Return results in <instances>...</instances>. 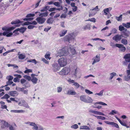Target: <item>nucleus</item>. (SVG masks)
<instances>
[{"mask_svg": "<svg viewBox=\"0 0 130 130\" xmlns=\"http://www.w3.org/2000/svg\"><path fill=\"white\" fill-rule=\"evenodd\" d=\"M15 28L14 27H5L2 28V29L3 30H5L3 33V35L4 36H6L7 37H10L12 36L13 34L12 32H10L11 31L13 30Z\"/></svg>", "mask_w": 130, "mask_h": 130, "instance_id": "obj_1", "label": "nucleus"}, {"mask_svg": "<svg viewBox=\"0 0 130 130\" xmlns=\"http://www.w3.org/2000/svg\"><path fill=\"white\" fill-rule=\"evenodd\" d=\"M67 59L66 58L63 57L59 59L58 61L60 66L63 67L66 66L67 64Z\"/></svg>", "mask_w": 130, "mask_h": 130, "instance_id": "obj_2", "label": "nucleus"}, {"mask_svg": "<svg viewBox=\"0 0 130 130\" xmlns=\"http://www.w3.org/2000/svg\"><path fill=\"white\" fill-rule=\"evenodd\" d=\"M70 71V68L68 67H66L63 68L62 70L59 72V74L64 76L67 75L69 73Z\"/></svg>", "mask_w": 130, "mask_h": 130, "instance_id": "obj_3", "label": "nucleus"}, {"mask_svg": "<svg viewBox=\"0 0 130 130\" xmlns=\"http://www.w3.org/2000/svg\"><path fill=\"white\" fill-rule=\"evenodd\" d=\"M74 37L73 33H71L68 35H66L64 38V40L65 41H68L69 42V41L72 39H74Z\"/></svg>", "mask_w": 130, "mask_h": 130, "instance_id": "obj_4", "label": "nucleus"}, {"mask_svg": "<svg viewBox=\"0 0 130 130\" xmlns=\"http://www.w3.org/2000/svg\"><path fill=\"white\" fill-rule=\"evenodd\" d=\"M36 21L39 24H42L44 23L46 20L45 18L42 17H39L36 19Z\"/></svg>", "mask_w": 130, "mask_h": 130, "instance_id": "obj_5", "label": "nucleus"}, {"mask_svg": "<svg viewBox=\"0 0 130 130\" xmlns=\"http://www.w3.org/2000/svg\"><path fill=\"white\" fill-rule=\"evenodd\" d=\"M122 37V35H116L112 37V39L116 42H117L121 39Z\"/></svg>", "mask_w": 130, "mask_h": 130, "instance_id": "obj_6", "label": "nucleus"}, {"mask_svg": "<svg viewBox=\"0 0 130 130\" xmlns=\"http://www.w3.org/2000/svg\"><path fill=\"white\" fill-rule=\"evenodd\" d=\"M115 46L120 48L119 50L121 52H124L126 50V48L125 47L123 46V45L122 44H115Z\"/></svg>", "mask_w": 130, "mask_h": 130, "instance_id": "obj_7", "label": "nucleus"}, {"mask_svg": "<svg viewBox=\"0 0 130 130\" xmlns=\"http://www.w3.org/2000/svg\"><path fill=\"white\" fill-rule=\"evenodd\" d=\"M92 60H93L92 64H94L96 63L99 62L100 60V57L99 56L96 55L95 57H94L92 59Z\"/></svg>", "mask_w": 130, "mask_h": 130, "instance_id": "obj_8", "label": "nucleus"}, {"mask_svg": "<svg viewBox=\"0 0 130 130\" xmlns=\"http://www.w3.org/2000/svg\"><path fill=\"white\" fill-rule=\"evenodd\" d=\"M35 74H32L31 75L32 78L31 81L33 84H37L38 80V79L35 77Z\"/></svg>", "mask_w": 130, "mask_h": 130, "instance_id": "obj_9", "label": "nucleus"}, {"mask_svg": "<svg viewBox=\"0 0 130 130\" xmlns=\"http://www.w3.org/2000/svg\"><path fill=\"white\" fill-rule=\"evenodd\" d=\"M104 122L108 124L112 125L113 126L117 128H119V127L117 123L113 122L105 121H104Z\"/></svg>", "mask_w": 130, "mask_h": 130, "instance_id": "obj_10", "label": "nucleus"}, {"mask_svg": "<svg viewBox=\"0 0 130 130\" xmlns=\"http://www.w3.org/2000/svg\"><path fill=\"white\" fill-rule=\"evenodd\" d=\"M66 53V51L65 50L64 48H62L58 52V55L60 57L62 56L65 55Z\"/></svg>", "mask_w": 130, "mask_h": 130, "instance_id": "obj_11", "label": "nucleus"}, {"mask_svg": "<svg viewBox=\"0 0 130 130\" xmlns=\"http://www.w3.org/2000/svg\"><path fill=\"white\" fill-rule=\"evenodd\" d=\"M52 66L53 67V69L54 71H56L59 70L60 68L58 66L57 63H54L53 64Z\"/></svg>", "mask_w": 130, "mask_h": 130, "instance_id": "obj_12", "label": "nucleus"}, {"mask_svg": "<svg viewBox=\"0 0 130 130\" xmlns=\"http://www.w3.org/2000/svg\"><path fill=\"white\" fill-rule=\"evenodd\" d=\"M123 58L125 59L126 61L128 62H130V54H126L124 57Z\"/></svg>", "mask_w": 130, "mask_h": 130, "instance_id": "obj_13", "label": "nucleus"}, {"mask_svg": "<svg viewBox=\"0 0 130 130\" xmlns=\"http://www.w3.org/2000/svg\"><path fill=\"white\" fill-rule=\"evenodd\" d=\"M26 28L22 27L20 29L19 28H18L15 30H14L13 32V33H14L16 31H19L23 33L26 30Z\"/></svg>", "mask_w": 130, "mask_h": 130, "instance_id": "obj_14", "label": "nucleus"}, {"mask_svg": "<svg viewBox=\"0 0 130 130\" xmlns=\"http://www.w3.org/2000/svg\"><path fill=\"white\" fill-rule=\"evenodd\" d=\"M112 9V8L110 7L108 8H106L104 9L102 11L103 12L104 14L105 15H107L109 12V10H111Z\"/></svg>", "mask_w": 130, "mask_h": 130, "instance_id": "obj_15", "label": "nucleus"}, {"mask_svg": "<svg viewBox=\"0 0 130 130\" xmlns=\"http://www.w3.org/2000/svg\"><path fill=\"white\" fill-rule=\"evenodd\" d=\"M9 94L11 96L14 97L17 96L18 93L16 91H12L10 92Z\"/></svg>", "mask_w": 130, "mask_h": 130, "instance_id": "obj_16", "label": "nucleus"}, {"mask_svg": "<svg viewBox=\"0 0 130 130\" xmlns=\"http://www.w3.org/2000/svg\"><path fill=\"white\" fill-rule=\"evenodd\" d=\"M1 122L2 124H4V126H2V127L3 128H4L5 127H8L9 125L8 122H6L5 121L3 120H2Z\"/></svg>", "mask_w": 130, "mask_h": 130, "instance_id": "obj_17", "label": "nucleus"}, {"mask_svg": "<svg viewBox=\"0 0 130 130\" xmlns=\"http://www.w3.org/2000/svg\"><path fill=\"white\" fill-rule=\"evenodd\" d=\"M76 94V92L74 90H68L67 93V94L72 95H74Z\"/></svg>", "mask_w": 130, "mask_h": 130, "instance_id": "obj_18", "label": "nucleus"}, {"mask_svg": "<svg viewBox=\"0 0 130 130\" xmlns=\"http://www.w3.org/2000/svg\"><path fill=\"white\" fill-rule=\"evenodd\" d=\"M67 30H62L59 33V35L60 37L64 36L67 33Z\"/></svg>", "mask_w": 130, "mask_h": 130, "instance_id": "obj_19", "label": "nucleus"}, {"mask_svg": "<svg viewBox=\"0 0 130 130\" xmlns=\"http://www.w3.org/2000/svg\"><path fill=\"white\" fill-rule=\"evenodd\" d=\"M48 13L47 12H46L44 13L39 12L38 15L40 17H46L48 15Z\"/></svg>", "mask_w": 130, "mask_h": 130, "instance_id": "obj_20", "label": "nucleus"}, {"mask_svg": "<svg viewBox=\"0 0 130 130\" xmlns=\"http://www.w3.org/2000/svg\"><path fill=\"white\" fill-rule=\"evenodd\" d=\"M86 96L85 95H82L80 97V99L82 101L86 103Z\"/></svg>", "mask_w": 130, "mask_h": 130, "instance_id": "obj_21", "label": "nucleus"}, {"mask_svg": "<svg viewBox=\"0 0 130 130\" xmlns=\"http://www.w3.org/2000/svg\"><path fill=\"white\" fill-rule=\"evenodd\" d=\"M94 105H93L94 106H97L96 105L97 104H101L103 105L107 106V104L102 102H96L94 103Z\"/></svg>", "mask_w": 130, "mask_h": 130, "instance_id": "obj_22", "label": "nucleus"}, {"mask_svg": "<svg viewBox=\"0 0 130 130\" xmlns=\"http://www.w3.org/2000/svg\"><path fill=\"white\" fill-rule=\"evenodd\" d=\"M116 73L115 72H112L110 74V77L109 78V80H111L113 78V77L116 76Z\"/></svg>", "mask_w": 130, "mask_h": 130, "instance_id": "obj_23", "label": "nucleus"}, {"mask_svg": "<svg viewBox=\"0 0 130 130\" xmlns=\"http://www.w3.org/2000/svg\"><path fill=\"white\" fill-rule=\"evenodd\" d=\"M93 100L90 97H88L86 100V103H92Z\"/></svg>", "mask_w": 130, "mask_h": 130, "instance_id": "obj_24", "label": "nucleus"}, {"mask_svg": "<svg viewBox=\"0 0 130 130\" xmlns=\"http://www.w3.org/2000/svg\"><path fill=\"white\" fill-rule=\"evenodd\" d=\"M32 124V125L31 126H33L32 129L33 130H38V127L36 124L34 122H33Z\"/></svg>", "mask_w": 130, "mask_h": 130, "instance_id": "obj_25", "label": "nucleus"}, {"mask_svg": "<svg viewBox=\"0 0 130 130\" xmlns=\"http://www.w3.org/2000/svg\"><path fill=\"white\" fill-rule=\"evenodd\" d=\"M80 129L89 130L90 128L86 125H83L80 127Z\"/></svg>", "mask_w": 130, "mask_h": 130, "instance_id": "obj_26", "label": "nucleus"}, {"mask_svg": "<svg viewBox=\"0 0 130 130\" xmlns=\"http://www.w3.org/2000/svg\"><path fill=\"white\" fill-rule=\"evenodd\" d=\"M122 25H120L119 27V30L120 31H122L123 30H125V31H126L127 29L126 28H125Z\"/></svg>", "mask_w": 130, "mask_h": 130, "instance_id": "obj_27", "label": "nucleus"}, {"mask_svg": "<svg viewBox=\"0 0 130 130\" xmlns=\"http://www.w3.org/2000/svg\"><path fill=\"white\" fill-rule=\"evenodd\" d=\"M90 25L89 24H88L84 26L83 28L84 29V30H85L87 29H90Z\"/></svg>", "mask_w": 130, "mask_h": 130, "instance_id": "obj_28", "label": "nucleus"}, {"mask_svg": "<svg viewBox=\"0 0 130 130\" xmlns=\"http://www.w3.org/2000/svg\"><path fill=\"white\" fill-rule=\"evenodd\" d=\"M93 116H94L97 119H101L102 120H104L106 119V118L104 117L101 116H96L94 115H93Z\"/></svg>", "mask_w": 130, "mask_h": 130, "instance_id": "obj_29", "label": "nucleus"}, {"mask_svg": "<svg viewBox=\"0 0 130 130\" xmlns=\"http://www.w3.org/2000/svg\"><path fill=\"white\" fill-rule=\"evenodd\" d=\"M118 111L115 110H112L109 113V115H114L115 114H118Z\"/></svg>", "mask_w": 130, "mask_h": 130, "instance_id": "obj_30", "label": "nucleus"}, {"mask_svg": "<svg viewBox=\"0 0 130 130\" xmlns=\"http://www.w3.org/2000/svg\"><path fill=\"white\" fill-rule=\"evenodd\" d=\"M25 102L26 101L24 100H22L19 103L18 105L20 106H23Z\"/></svg>", "mask_w": 130, "mask_h": 130, "instance_id": "obj_31", "label": "nucleus"}, {"mask_svg": "<svg viewBox=\"0 0 130 130\" xmlns=\"http://www.w3.org/2000/svg\"><path fill=\"white\" fill-rule=\"evenodd\" d=\"M21 21L19 20H17L15 21H12L11 23L12 24H17L20 23Z\"/></svg>", "mask_w": 130, "mask_h": 130, "instance_id": "obj_32", "label": "nucleus"}, {"mask_svg": "<svg viewBox=\"0 0 130 130\" xmlns=\"http://www.w3.org/2000/svg\"><path fill=\"white\" fill-rule=\"evenodd\" d=\"M26 70L24 71V73H32V70L30 69H28L26 67Z\"/></svg>", "mask_w": 130, "mask_h": 130, "instance_id": "obj_33", "label": "nucleus"}, {"mask_svg": "<svg viewBox=\"0 0 130 130\" xmlns=\"http://www.w3.org/2000/svg\"><path fill=\"white\" fill-rule=\"evenodd\" d=\"M121 43L124 45H126L127 44V40L125 39H122L121 41Z\"/></svg>", "mask_w": 130, "mask_h": 130, "instance_id": "obj_34", "label": "nucleus"}, {"mask_svg": "<svg viewBox=\"0 0 130 130\" xmlns=\"http://www.w3.org/2000/svg\"><path fill=\"white\" fill-rule=\"evenodd\" d=\"M123 26L127 28H130V26H129V23H123L122 24Z\"/></svg>", "mask_w": 130, "mask_h": 130, "instance_id": "obj_35", "label": "nucleus"}, {"mask_svg": "<svg viewBox=\"0 0 130 130\" xmlns=\"http://www.w3.org/2000/svg\"><path fill=\"white\" fill-rule=\"evenodd\" d=\"M104 91V90H101L99 93H96L95 94V95H98L99 96H102L103 95V93Z\"/></svg>", "mask_w": 130, "mask_h": 130, "instance_id": "obj_36", "label": "nucleus"}, {"mask_svg": "<svg viewBox=\"0 0 130 130\" xmlns=\"http://www.w3.org/2000/svg\"><path fill=\"white\" fill-rule=\"evenodd\" d=\"M53 19L51 18L48 19L47 21V23L48 24H52L53 23Z\"/></svg>", "mask_w": 130, "mask_h": 130, "instance_id": "obj_37", "label": "nucleus"}, {"mask_svg": "<svg viewBox=\"0 0 130 130\" xmlns=\"http://www.w3.org/2000/svg\"><path fill=\"white\" fill-rule=\"evenodd\" d=\"M23 77L25 78L29 81L30 80L31 78L30 76L27 75L24 76Z\"/></svg>", "mask_w": 130, "mask_h": 130, "instance_id": "obj_38", "label": "nucleus"}, {"mask_svg": "<svg viewBox=\"0 0 130 130\" xmlns=\"http://www.w3.org/2000/svg\"><path fill=\"white\" fill-rule=\"evenodd\" d=\"M27 61V62H32L34 63L35 64H36L37 63V61L35 59L28 60Z\"/></svg>", "mask_w": 130, "mask_h": 130, "instance_id": "obj_39", "label": "nucleus"}, {"mask_svg": "<svg viewBox=\"0 0 130 130\" xmlns=\"http://www.w3.org/2000/svg\"><path fill=\"white\" fill-rule=\"evenodd\" d=\"M7 66L8 67H14L16 68L17 69H18V66L14 64H7Z\"/></svg>", "mask_w": 130, "mask_h": 130, "instance_id": "obj_40", "label": "nucleus"}, {"mask_svg": "<svg viewBox=\"0 0 130 130\" xmlns=\"http://www.w3.org/2000/svg\"><path fill=\"white\" fill-rule=\"evenodd\" d=\"M122 15H120L119 17H116V19L118 21L121 20L122 19Z\"/></svg>", "mask_w": 130, "mask_h": 130, "instance_id": "obj_41", "label": "nucleus"}, {"mask_svg": "<svg viewBox=\"0 0 130 130\" xmlns=\"http://www.w3.org/2000/svg\"><path fill=\"white\" fill-rule=\"evenodd\" d=\"M25 56L22 54H20L19 56V58L21 59H23L25 58Z\"/></svg>", "mask_w": 130, "mask_h": 130, "instance_id": "obj_42", "label": "nucleus"}, {"mask_svg": "<svg viewBox=\"0 0 130 130\" xmlns=\"http://www.w3.org/2000/svg\"><path fill=\"white\" fill-rule=\"evenodd\" d=\"M73 85L75 86V88L76 89H77L79 87L80 85L77 83L75 82V83L73 84Z\"/></svg>", "mask_w": 130, "mask_h": 130, "instance_id": "obj_43", "label": "nucleus"}, {"mask_svg": "<svg viewBox=\"0 0 130 130\" xmlns=\"http://www.w3.org/2000/svg\"><path fill=\"white\" fill-rule=\"evenodd\" d=\"M95 114L97 115H101L102 116H104L105 115L103 113L98 111H96L95 113Z\"/></svg>", "mask_w": 130, "mask_h": 130, "instance_id": "obj_44", "label": "nucleus"}, {"mask_svg": "<svg viewBox=\"0 0 130 130\" xmlns=\"http://www.w3.org/2000/svg\"><path fill=\"white\" fill-rule=\"evenodd\" d=\"M50 54L49 53H46L45 55V58L47 59H48L50 60L51 59V58L50 57Z\"/></svg>", "mask_w": 130, "mask_h": 130, "instance_id": "obj_45", "label": "nucleus"}, {"mask_svg": "<svg viewBox=\"0 0 130 130\" xmlns=\"http://www.w3.org/2000/svg\"><path fill=\"white\" fill-rule=\"evenodd\" d=\"M125 80L126 81H128L130 79V75H127L125 76Z\"/></svg>", "mask_w": 130, "mask_h": 130, "instance_id": "obj_46", "label": "nucleus"}, {"mask_svg": "<svg viewBox=\"0 0 130 130\" xmlns=\"http://www.w3.org/2000/svg\"><path fill=\"white\" fill-rule=\"evenodd\" d=\"M18 98H10V100L11 101H13L15 102L16 103H17L18 102V101L17 100Z\"/></svg>", "mask_w": 130, "mask_h": 130, "instance_id": "obj_47", "label": "nucleus"}, {"mask_svg": "<svg viewBox=\"0 0 130 130\" xmlns=\"http://www.w3.org/2000/svg\"><path fill=\"white\" fill-rule=\"evenodd\" d=\"M10 130H15V128L11 125H9L8 127Z\"/></svg>", "mask_w": 130, "mask_h": 130, "instance_id": "obj_48", "label": "nucleus"}, {"mask_svg": "<svg viewBox=\"0 0 130 130\" xmlns=\"http://www.w3.org/2000/svg\"><path fill=\"white\" fill-rule=\"evenodd\" d=\"M71 127L72 128H73L74 129H76L78 127V125L76 124H75L73 125H72L71 126Z\"/></svg>", "mask_w": 130, "mask_h": 130, "instance_id": "obj_49", "label": "nucleus"}, {"mask_svg": "<svg viewBox=\"0 0 130 130\" xmlns=\"http://www.w3.org/2000/svg\"><path fill=\"white\" fill-rule=\"evenodd\" d=\"M23 106L26 108L29 109L30 108L29 106L28 105V103L26 102H25L24 104L23 105Z\"/></svg>", "mask_w": 130, "mask_h": 130, "instance_id": "obj_50", "label": "nucleus"}, {"mask_svg": "<svg viewBox=\"0 0 130 130\" xmlns=\"http://www.w3.org/2000/svg\"><path fill=\"white\" fill-rule=\"evenodd\" d=\"M62 88L61 87H59L57 88V92L58 93L61 92L62 90Z\"/></svg>", "mask_w": 130, "mask_h": 130, "instance_id": "obj_51", "label": "nucleus"}, {"mask_svg": "<svg viewBox=\"0 0 130 130\" xmlns=\"http://www.w3.org/2000/svg\"><path fill=\"white\" fill-rule=\"evenodd\" d=\"M13 77L12 76L9 75L6 77V79L8 80H11L13 79Z\"/></svg>", "mask_w": 130, "mask_h": 130, "instance_id": "obj_52", "label": "nucleus"}, {"mask_svg": "<svg viewBox=\"0 0 130 130\" xmlns=\"http://www.w3.org/2000/svg\"><path fill=\"white\" fill-rule=\"evenodd\" d=\"M11 81V80H8V81L6 83L7 85H5V86L10 85L12 84L13 83V82Z\"/></svg>", "mask_w": 130, "mask_h": 130, "instance_id": "obj_53", "label": "nucleus"}, {"mask_svg": "<svg viewBox=\"0 0 130 130\" xmlns=\"http://www.w3.org/2000/svg\"><path fill=\"white\" fill-rule=\"evenodd\" d=\"M85 92L87 94H92L93 93V92H92L90 91L88 89H85Z\"/></svg>", "mask_w": 130, "mask_h": 130, "instance_id": "obj_54", "label": "nucleus"}, {"mask_svg": "<svg viewBox=\"0 0 130 130\" xmlns=\"http://www.w3.org/2000/svg\"><path fill=\"white\" fill-rule=\"evenodd\" d=\"M56 6L59 7L61 6L60 5V3L59 2H55L53 3Z\"/></svg>", "mask_w": 130, "mask_h": 130, "instance_id": "obj_55", "label": "nucleus"}, {"mask_svg": "<svg viewBox=\"0 0 130 130\" xmlns=\"http://www.w3.org/2000/svg\"><path fill=\"white\" fill-rule=\"evenodd\" d=\"M35 15V14H29L27 15L26 17L27 18H28L31 17H33Z\"/></svg>", "mask_w": 130, "mask_h": 130, "instance_id": "obj_56", "label": "nucleus"}, {"mask_svg": "<svg viewBox=\"0 0 130 130\" xmlns=\"http://www.w3.org/2000/svg\"><path fill=\"white\" fill-rule=\"evenodd\" d=\"M33 18H25L23 20L24 21H30L33 20Z\"/></svg>", "mask_w": 130, "mask_h": 130, "instance_id": "obj_57", "label": "nucleus"}, {"mask_svg": "<svg viewBox=\"0 0 130 130\" xmlns=\"http://www.w3.org/2000/svg\"><path fill=\"white\" fill-rule=\"evenodd\" d=\"M117 30L115 28H113L112 29L111 32L112 33L115 34L117 32Z\"/></svg>", "mask_w": 130, "mask_h": 130, "instance_id": "obj_58", "label": "nucleus"}, {"mask_svg": "<svg viewBox=\"0 0 130 130\" xmlns=\"http://www.w3.org/2000/svg\"><path fill=\"white\" fill-rule=\"evenodd\" d=\"M10 97V96L8 94H5L2 98L4 99H8Z\"/></svg>", "mask_w": 130, "mask_h": 130, "instance_id": "obj_59", "label": "nucleus"}, {"mask_svg": "<svg viewBox=\"0 0 130 130\" xmlns=\"http://www.w3.org/2000/svg\"><path fill=\"white\" fill-rule=\"evenodd\" d=\"M59 7L60 8H55V10L60 11L61 10H62L63 9V7L62 6H60Z\"/></svg>", "mask_w": 130, "mask_h": 130, "instance_id": "obj_60", "label": "nucleus"}, {"mask_svg": "<svg viewBox=\"0 0 130 130\" xmlns=\"http://www.w3.org/2000/svg\"><path fill=\"white\" fill-rule=\"evenodd\" d=\"M24 89H23L22 90L23 91H22V92H23L24 94L26 95L27 94L28 90H24Z\"/></svg>", "mask_w": 130, "mask_h": 130, "instance_id": "obj_61", "label": "nucleus"}, {"mask_svg": "<svg viewBox=\"0 0 130 130\" xmlns=\"http://www.w3.org/2000/svg\"><path fill=\"white\" fill-rule=\"evenodd\" d=\"M42 60L45 63L48 64V62L44 58H43L42 59Z\"/></svg>", "mask_w": 130, "mask_h": 130, "instance_id": "obj_62", "label": "nucleus"}, {"mask_svg": "<svg viewBox=\"0 0 130 130\" xmlns=\"http://www.w3.org/2000/svg\"><path fill=\"white\" fill-rule=\"evenodd\" d=\"M64 22H60V26L63 28H64L65 27V26H64Z\"/></svg>", "mask_w": 130, "mask_h": 130, "instance_id": "obj_63", "label": "nucleus"}, {"mask_svg": "<svg viewBox=\"0 0 130 130\" xmlns=\"http://www.w3.org/2000/svg\"><path fill=\"white\" fill-rule=\"evenodd\" d=\"M77 7L76 6H75L73 7L72 8V10L73 12H75L77 11Z\"/></svg>", "mask_w": 130, "mask_h": 130, "instance_id": "obj_64", "label": "nucleus"}]
</instances>
